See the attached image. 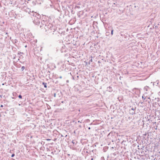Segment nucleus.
<instances>
[{
  "label": "nucleus",
  "instance_id": "obj_1",
  "mask_svg": "<svg viewBox=\"0 0 160 160\" xmlns=\"http://www.w3.org/2000/svg\"><path fill=\"white\" fill-rule=\"evenodd\" d=\"M44 28L46 30L50 29L51 31H52L53 32L56 30L55 27L50 23H48V24H47L46 27H44Z\"/></svg>",
  "mask_w": 160,
  "mask_h": 160
},
{
  "label": "nucleus",
  "instance_id": "obj_2",
  "mask_svg": "<svg viewBox=\"0 0 160 160\" xmlns=\"http://www.w3.org/2000/svg\"><path fill=\"white\" fill-rule=\"evenodd\" d=\"M147 147L145 146L141 148V153L142 154L141 156H144L147 154L148 150L146 148Z\"/></svg>",
  "mask_w": 160,
  "mask_h": 160
},
{
  "label": "nucleus",
  "instance_id": "obj_3",
  "mask_svg": "<svg viewBox=\"0 0 160 160\" xmlns=\"http://www.w3.org/2000/svg\"><path fill=\"white\" fill-rule=\"evenodd\" d=\"M40 19H39V18H36V19L35 18H34L33 22L35 24L38 25L40 24Z\"/></svg>",
  "mask_w": 160,
  "mask_h": 160
},
{
  "label": "nucleus",
  "instance_id": "obj_4",
  "mask_svg": "<svg viewBox=\"0 0 160 160\" xmlns=\"http://www.w3.org/2000/svg\"><path fill=\"white\" fill-rule=\"evenodd\" d=\"M32 13H33L32 15L35 18H40L39 14L36 12L33 13V12H32Z\"/></svg>",
  "mask_w": 160,
  "mask_h": 160
},
{
  "label": "nucleus",
  "instance_id": "obj_5",
  "mask_svg": "<svg viewBox=\"0 0 160 160\" xmlns=\"http://www.w3.org/2000/svg\"><path fill=\"white\" fill-rule=\"evenodd\" d=\"M41 24L42 25V26L44 25V27H46L47 26V24H48V22H47L46 21L42 20L41 21Z\"/></svg>",
  "mask_w": 160,
  "mask_h": 160
},
{
  "label": "nucleus",
  "instance_id": "obj_6",
  "mask_svg": "<svg viewBox=\"0 0 160 160\" xmlns=\"http://www.w3.org/2000/svg\"><path fill=\"white\" fill-rule=\"evenodd\" d=\"M149 87L148 86H146L145 87L143 88V90L144 91H148L149 89Z\"/></svg>",
  "mask_w": 160,
  "mask_h": 160
},
{
  "label": "nucleus",
  "instance_id": "obj_7",
  "mask_svg": "<svg viewBox=\"0 0 160 160\" xmlns=\"http://www.w3.org/2000/svg\"><path fill=\"white\" fill-rule=\"evenodd\" d=\"M112 88L111 87H109L107 88V89L108 91H109L110 92H111V91H112Z\"/></svg>",
  "mask_w": 160,
  "mask_h": 160
},
{
  "label": "nucleus",
  "instance_id": "obj_8",
  "mask_svg": "<svg viewBox=\"0 0 160 160\" xmlns=\"http://www.w3.org/2000/svg\"><path fill=\"white\" fill-rule=\"evenodd\" d=\"M42 84L44 85V88H46L47 87V83L44 82H43L42 83Z\"/></svg>",
  "mask_w": 160,
  "mask_h": 160
},
{
  "label": "nucleus",
  "instance_id": "obj_9",
  "mask_svg": "<svg viewBox=\"0 0 160 160\" xmlns=\"http://www.w3.org/2000/svg\"><path fill=\"white\" fill-rule=\"evenodd\" d=\"M142 99L143 100H145L146 98V97L144 95H143L142 96Z\"/></svg>",
  "mask_w": 160,
  "mask_h": 160
},
{
  "label": "nucleus",
  "instance_id": "obj_10",
  "mask_svg": "<svg viewBox=\"0 0 160 160\" xmlns=\"http://www.w3.org/2000/svg\"><path fill=\"white\" fill-rule=\"evenodd\" d=\"M25 69V67L24 66H22L21 68V69L22 71H23V70Z\"/></svg>",
  "mask_w": 160,
  "mask_h": 160
},
{
  "label": "nucleus",
  "instance_id": "obj_11",
  "mask_svg": "<svg viewBox=\"0 0 160 160\" xmlns=\"http://www.w3.org/2000/svg\"><path fill=\"white\" fill-rule=\"evenodd\" d=\"M18 97L20 98H21V99L22 98V96L21 95H19Z\"/></svg>",
  "mask_w": 160,
  "mask_h": 160
},
{
  "label": "nucleus",
  "instance_id": "obj_12",
  "mask_svg": "<svg viewBox=\"0 0 160 160\" xmlns=\"http://www.w3.org/2000/svg\"><path fill=\"white\" fill-rule=\"evenodd\" d=\"M16 94V93L15 92L13 93V96H15Z\"/></svg>",
  "mask_w": 160,
  "mask_h": 160
},
{
  "label": "nucleus",
  "instance_id": "obj_13",
  "mask_svg": "<svg viewBox=\"0 0 160 160\" xmlns=\"http://www.w3.org/2000/svg\"><path fill=\"white\" fill-rule=\"evenodd\" d=\"M14 156H15V154H12V155L11 157H13Z\"/></svg>",
  "mask_w": 160,
  "mask_h": 160
},
{
  "label": "nucleus",
  "instance_id": "obj_14",
  "mask_svg": "<svg viewBox=\"0 0 160 160\" xmlns=\"http://www.w3.org/2000/svg\"><path fill=\"white\" fill-rule=\"evenodd\" d=\"M72 143L74 144L75 143V141L74 140H72Z\"/></svg>",
  "mask_w": 160,
  "mask_h": 160
},
{
  "label": "nucleus",
  "instance_id": "obj_15",
  "mask_svg": "<svg viewBox=\"0 0 160 160\" xmlns=\"http://www.w3.org/2000/svg\"><path fill=\"white\" fill-rule=\"evenodd\" d=\"M113 30H112V31H111V33L112 35V34H113Z\"/></svg>",
  "mask_w": 160,
  "mask_h": 160
},
{
  "label": "nucleus",
  "instance_id": "obj_16",
  "mask_svg": "<svg viewBox=\"0 0 160 160\" xmlns=\"http://www.w3.org/2000/svg\"><path fill=\"white\" fill-rule=\"evenodd\" d=\"M21 53H22V52H18V54H20Z\"/></svg>",
  "mask_w": 160,
  "mask_h": 160
},
{
  "label": "nucleus",
  "instance_id": "obj_17",
  "mask_svg": "<svg viewBox=\"0 0 160 160\" xmlns=\"http://www.w3.org/2000/svg\"><path fill=\"white\" fill-rule=\"evenodd\" d=\"M146 134H146V133L145 132V133H143V135H146Z\"/></svg>",
  "mask_w": 160,
  "mask_h": 160
},
{
  "label": "nucleus",
  "instance_id": "obj_18",
  "mask_svg": "<svg viewBox=\"0 0 160 160\" xmlns=\"http://www.w3.org/2000/svg\"><path fill=\"white\" fill-rule=\"evenodd\" d=\"M0 107H3V105H1V106H0Z\"/></svg>",
  "mask_w": 160,
  "mask_h": 160
},
{
  "label": "nucleus",
  "instance_id": "obj_19",
  "mask_svg": "<svg viewBox=\"0 0 160 160\" xmlns=\"http://www.w3.org/2000/svg\"><path fill=\"white\" fill-rule=\"evenodd\" d=\"M144 138V136H142V138Z\"/></svg>",
  "mask_w": 160,
  "mask_h": 160
},
{
  "label": "nucleus",
  "instance_id": "obj_20",
  "mask_svg": "<svg viewBox=\"0 0 160 160\" xmlns=\"http://www.w3.org/2000/svg\"><path fill=\"white\" fill-rule=\"evenodd\" d=\"M59 78H62V76H60V77H59Z\"/></svg>",
  "mask_w": 160,
  "mask_h": 160
},
{
  "label": "nucleus",
  "instance_id": "obj_21",
  "mask_svg": "<svg viewBox=\"0 0 160 160\" xmlns=\"http://www.w3.org/2000/svg\"><path fill=\"white\" fill-rule=\"evenodd\" d=\"M135 113L134 112H132V113L131 112V113H132V114H133V113Z\"/></svg>",
  "mask_w": 160,
  "mask_h": 160
},
{
  "label": "nucleus",
  "instance_id": "obj_22",
  "mask_svg": "<svg viewBox=\"0 0 160 160\" xmlns=\"http://www.w3.org/2000/svg\"><path fill=\"white\" fill-rule=\"evenodd\" d=\"M132 110H133V111H134V109H133V108H132Z\"/></svg>",
  "mask_w": 160,
  "mask_h": 160
},
{
  "label": "nucleus",
  "instance_id": "obj_23",
  "mask_svg": "<svg viewBox=\"0 0 160 160\" xmlns=\"http://www.w3.org/2000/svg\"><path fill=\"white\" fill-rule=\"evenodd\" d=\"M93 160V158H92L91 160Z\"/></svg>",
  "mask_w": 160,
  "mask_h": 160
},
{
  "label": "nucleus",
  "instance_id": "obj_24",
  "mask_svg": "<svg viewBox=\"0 0 160 160\" xmlns=\"http://www.w3.org/2000/svg\"><path fill=\"white\" fill-rule=\"evenodd\" d=\"M88 129H90V127H89V128H88Z\"/></svg>",
  "mask_w": 160,
  "mask_h": 160
},
{
  "label": "nucleus",
  "instance_id": "obj_25",
  "mask_svg": "<svg viewBox=\"0 0 160 160\" xmlns=\"http://www.w3.org/2000/svg\"><path fill=\"white\" fill-rule=\"evenodd\" d=\"M91 62H92V59H91Z\"/></svg>",
  "mask_w": 160,
  "mask_h": 160
}]
</instances>
